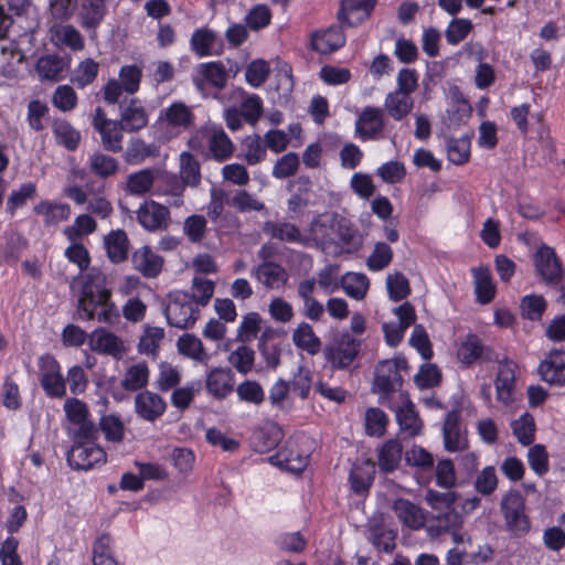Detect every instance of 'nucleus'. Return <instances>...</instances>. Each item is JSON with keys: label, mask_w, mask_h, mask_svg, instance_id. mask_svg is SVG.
Returning <instances> with one entry per match:
<instances>
[{"label": "nucleus", "mask_w": 565, "mask_h": 565, "mask_svg": "<svg viewBox=\"0 0 565 565\" xmlns=\"http://www.w3.org/2000/svg\"><path fill=\"white\" fill-rule=\"evenodd\" d=\"M50 107L41 99H31L26 106V122L34 132H41L45 129V122L49 120Z\"/></svg>", "instance_id": "obj_48"}, {"label": "nucleus", "mask_w": 565, "mask_h": 565, "mask_svg": "<svg viewBox=\"0 0 565 565\" xmlns=\"http://www.w3.org/2000/svg\"><path fill=\"white\" fill-rule=\"evenodd\" d=\"M36 195V185L33 182L21 184L18 190H13L7 200V213L13 216L18 209L24 206L29 200Z\"/></svg>", "instance_id": "obj_58"}, {"label": "nucleus", "mask_w": 565, "mask_h": 565, "mask_svg": "<svg viewBox=\"0 0 565 565\" xmlns=\"http://www.w3.org/2000/svg\"><path fill=\"white\" fill-rule=\"evenodd\" d=\"M97 228L96 221L88 214L78 215L74 224L64 228V235L70 242H76L84 235L94 233Z\"/></svg>", "instance_id": "obj_60"}, {"label": "nucleus", "mask_w": 565, "mask_h": 565, "mask_svg": "<svg viewBox=\"0 0 565 565\" xmlns=\"http://www.w3.org/2000/svg\"><path fill=\"white\" fill-rule=\"evenodd\" d=\"M443 437L445 449L451 452L463 449L467 446V439L461 434L460 414L452 409L447 413L443 426Z\"/></svg>", "instance_id": "obj_25"}, {"label": "nucleus", "mask_w": 565, "mask_h": 565, "mask_svg": "<svg viewBox=\"0 0 565 565\" xmlns=\"http://www.w3.org/2000/svg\"><path fill=\"white\" fill-rule=\"evenodd\" d=\"M518 364L508 358L498 362V372L494 379L495 398L504 406L514 403L516 390Z\"/></svg>", "instance_id": "obj_10"}, {"label": "nucleus", "mask_w": 565, "mask_h": 565, "mask_svg": "<svg viewBox=\"0 0 565 565\" xmlns=\"http://www.w3.org/2000/svg\"><path fill=\"white\" fill-rule=\"evenodd\" d=\"M81 25L86 30L97 29L107 14L106 0H74Z\"/></svg>", "instance_id": "obj_23"}, {"label": "nucleus", "mask_w": 565, "mask_h": 565, "mask_svg": "<svg viewBox=\"0 0 565 565\" xmlns=\"http://www.w3.org/2000/svg\"><path fill=\"white\" fill-rule=\"evenodd\" d=\"M403 447L399 440L388 439L379 449L377 463L384 473L394 472L402 460Z\"/></svg>", "instance_id": "obj_29"}, {"label": "nucleus", "mask_w": 565, "mask_h": 565, "mask_svg": "<svg viewBox=\"0 0 565 565\" xmlns=\"http://www.w3.org/2000/svg\"><path fill=\"white\" fill-rule=\"evenodd\" d=\"M71 62L72 57L70 54H44L36 60L34 70L41 82L57 83L65 78Z\"/></svg>", "instance_id": "obj_14"}, {"label": "nucleus", "mask_w": 565, "mask_h": 565, "mask_svg": "<svg viewBox=\"0 0 565 565\" xmlns=\"http://www.w3.org/2000/svg\"><path fill=\"white\" fill-rule=\"evenodd\" d=\"M103 246L110 263L117 265L128 260L130 239L125 230H111L104 236Z\"/></svg>", "instance_id": "obj_21"}, {"label": "nucleus", "mask_w": 565, "mask_h": 565, "mask_svg": "<svg viewBox=\"0 0 565 565\" xmlns=\"http://www.w3.org/2000/svg\"><path fill=\"white\" fill-rule=\"evenodd\" d=\"M228 362L241 374H248L254 369L255 351L247 345H239L228 355Z\"/></svg>", "instance_id": "obj_61"}, {"label": "nucleus", "mask_w": 565, "mask_h": 565, "mask_svg": "<svg viewBox=\"0 0 565 565\" xmlns=\"http://www.w3.org/2000/svg\"><path fill=\"white\" fill-rule=\"evenodd\" d=\"M370 281L365 274L347 273L341 277V287L347 296L355 300H362L369 290Z\"/></svg>", "instance_id": "obj_44"}, {"label": "nucleus", "mask_w": 565, "mask_h": 565, "mask_svg": "<svg viewBox=\"0 0 565 565\" xmlns=\"http://www.w3.org/2000/svg\"><path fill=\"white\" fill-rule=\"evenodd\" d=\"M282 439L281 429L275 425H266L254 433L253 443L259 452H267L274 449Z\"/></svg>", "instance_id": "obj_47"}, {"label": "nucleus", "mask_w": 565, "mask_h": 565, "mask_svg": "<svg viewBox=\"0 0 565 565\" xmlns=\"http://www.w3.org/2000/svg\"><path fill=\"white\" fill-rule=\"evenodd\" d=\"M263 232L271 238L286 243H300L301 232L298 226L288 222L266 221Z\"/></svg>", "instance_id": "obj_37"}, {"label": "nucleus", "mask_w": 565, "mask_h": 565, "mask_svg": "<svg viewBox=\"0 0 565 565\" xmlns=\"http://www.w3.org/2000/svg\"><path fill=\"white\" fill-rule=\"evenodd\" d=\"M120 119L125 131L137 132L148 126L149 116L138 97L125 99L119 104Z\"/></svg>", "instance_id": "obj_18"}, {"label": "nucleus", "mask_w": 565, "mask_h": 565, "mask_svg": "<svg viewBox=\"0 0 565 565\" xmlns=\"http://www.w3.org/2000/svg\"><path fill=\"white\" fill-rule=\"evenodd\" d=\"M508 532L515 539L526 536L531 531V520L525 512V499L518 490L505 493L500 504Z\"/></svg>", "instance_id": "obj_3"}, {"label": "nucleus", "mask_w": 565, "mask_h": 565, "mask_svg": "<svg viewBox=\"0 0 565 565\" xmlns=\"http://www.w3.org/2000/svg\"><path fill=\"white\" fill-rule=\"evenodd\" d=\"M394 511L398 520L406 526L413 530H418L425 526L426 518L422 509L406 499H398L394 502Z\"/></svg>", "instance_id": "obj_31"}, {"label": "nucleus", "mask_w": 565, "mask_h": 565, "mask_svg": "<svg viewBox=\"0 0 565 565\" xmlns=\"http://www.w3.org/2000/svg\"><path fill=\"white\" fill-rule=\"evenodd\" d=\"M77 103L78 97L76 92L67 84L58 85L52 95L53 106L63 113H67L76 108Z\"/></svg>", "instance_id": "obj_64"}, {"label": "nucleus", "mask_w": 565, "mask_h": 565, "mask_svg": "<svg viewBox=\"0 0 565 565\" xmlns=\"http://www.w3.org/2000/svg\"><path fill=\"white\" fill-rule=\"evenodd\" d=\"M463 523L462 515L456 509H447L445 511L431 512L426 518L425 527L430 537H439L444 534L451 533L456 543L462 539L457 533Z\"/></svg>", "instance_id": "obj_12"}, {"label": "nucleus", "mask_w": 565, "mask_h": 565, "mask_svg": "<svg viewBox=\"0 0 565 565\" xmlns=\"http://www.w3.org/2000/svg\"><path fill=\"white\" fill-rule=\"evenodd\" d=\"M113 540L108 533L97 536L93 543V565H121L114 557Z\"/></svg>", "instance_id": "obj_46"}, {"label": "nucleus", "mask_w": 565, "mask_h": 565, "mask_svg": "<svg viewBox=\"0 0 565 565\" xmlns=\"http://www.w3.org/2000/svg\"><path fill=\"white\" fill-rule=\"evenodd\" d=\"M375 467L370 460L361 463H354L349 475L351 491L358 495L369 493L374 481Z\"/></svg>", "instance_id": "obj_26"}, {"label": "nucleus", "mask_w": 565, "mask_h": 565, "mask_svg": "<svg viewBox=\"0 0 565 565\" xmlns=\"http://www.w3.org/2000/svg\"><path fill=\"white\" fill-rule=\"evenodd\" d=\"M273 13L267 4L254 6L245 15V23L252 31H259L271 23Z\"/></svg>", "instance_id": "obj_63"}, {"label": "nucleus", "mask_w": 565, "mask_h": 565, "mask_svg": "<svg viewBox=\"0 0 565 565\" xmlns=\"http://www.w3.org/2000/svg\"><path fill=\"white\" fill-rule=\"evenodd\" d=\"M216 41L215 33L207 29H196L190 40L191 50L200 57L210 56L213 54V46Z\"/></svg>", "instance_id": "obj_52"}, {"label": "nucleus", "mask_w": 565, "mask_h": 565, "mask_svg": "<svg viewBox=\"0 0 565 565\" xmlns=\"http://www.w3.org/2000/svg\"><path fill=\"white\" fill-rule=\"evenodd\" d=\"M149 382V367L146 363H136L130 365L120 382L124 390L137 392L147 386Z\"/></svg>", "instance_id": "obj_45"}, {"label": "nucleus", "mask_w": 565, "mask_h": 565, "mask_svg": "<svg viewBox=\"0 0 565 565\" xmlns=\"http://www.w3.org/2000/svg\"><path fill=\"white\" fill-rule=\"evenodd\" d=\"M163 263V258L156 254L148 245L137 248L131 254L134 269L146 278L158 277L162 271Z\"/></svg>", "instance_id": "obj_20"}, {"label": "nucleus", "mask_w": 565, "mask_h": 565, "mask_svg": "<svg viewBox=\"0 0 565 565\" xmlns=\"http://www.w3.org/2000/svg\"><path fill=\"white\" fill-rule=\"evenodd\" d=\"M511 429L518 441L523 446H530L535 439V420L529 412L523 413L511 423Z\"/></svg>", "instance_id": "obj_49"}, {"label": "nucleus", "mask_w": 565, "mask_h": 565, "mask_svg": "<svg viewBox=\"0 0 565 565\" xmlns=\"http://www.w3.org/2000/svg\"><path fill=\"white\" fill-rule=\"evenodd\" d=\"M98 429L108 443L119 444L125 438V425L115 414L103 415L98 423Z\"/></svg>", "instance_id": "obj_51"}, {"label": "nucleus", "mask_w": 565, "mask_h": 565, "mask_svg": "<svg viewBox=\"0 0 565 565\" xmlns=\"http://www.w3.org/2000/svg\"><path fill=\"white\" fill-rule=\"evenodd\" d=\"M164 315L171 327L191 329L200 316V310L189 292L178 291L166 307Z\"/></svg>", "instance_id": "obj_5"}, {"label": "nucleus", "mask_w": 565, "mask_h": 565, "mask_svg": "<svg viewBox=\"0 0 565 565\" xmlns=\"http://www.w3.org/2000/svg\"><path fill=\"white\" fill-rule=\"evenodd\" d=\"M361 345V340L344 333L335 343L324 348V358L332 370H347L358 358Z\"/></svg>", "instance_id": "obj_7"}, {"label": "nucleus", "mask_w": 565, "mask_h": 565, "mask_svg": "<svg viewBox=\"0 0 565 565\" xmlns=\"http://www.w3.org/2000/svg\"><path fill=\"white\" fill-rule=\"evenodd\" d=\"M270 465L300 475L309 465V454L301 449L296 438H288L284 446L268 458Z\"/></svg>", "instance_id": "obj_8"}, {"label": "nucleus", "mask_w": 565, "mask_h": 565, "mask_svg": "<svg viewBox=\"0 0 565 565\" xmlns=\"http://www.w3.org/2000/svg\"><path fill=\"white\" fill-rule=\"evenodd\" d=\"M234 385L235 375L230 367H214L206 375V391L216 399L226 398L234 391Z\"/></svg>", "instance_id": "obj_22"}, {"label": "nucleus", "mask_w": 565, "mask_h": 565, "mask_svg": "<svg viewBox=\"0 0 565 565\" xmlns=\"http://www.w3.org/2000/svg\"><path fill=\"white\" fill-rule=\"evenodd\" d=\"M392 247L384 243L377 242L374 245V249L366 259V266L371 271H380L386 268L393 259Z\"/></svg>", "instance_id": "obj_62"}, {"label": "nucleus", "mask_w": 565, "mask_h": 565, "mask_svg": "<svg viewBox=\"0 0 565 565\" xmlns=\"http://www.w3.org/2000/svg\"><path fill=\"white\" fill-rule=\"evenodd\" d=\"M90 349L97 353L119 356L122 352V342L114 333L97 329L90 339Z\"/></svg>", "instance_id": "obj_36"}, {"label": "nucleus", "mask_w": 565, "mask_h": 565, "mask_svg": "<svg viewBox=\"0 0 565 565\" xmlns=\"http://www.w3.org/2000/svg\"><path fill=\"white\" fill-rule=\"evenodd\" d=\"M160 118L173 128H188L193 125L194 114L184 103L174 102L164 109Z\"/></svg>", "instance_id": "obj_43"}, {"label": "nucleus", "mask_w": 565, "mask_h": 565, "mask_svg": "<svg viewBox=\"0 0 565 565\" xmlns=\"http://www.w3.org/2000/svg\"><path fill=\"white\" fill-rule=\"evenodd\" d=\"M385 129L384 110L365 106L355 120V136L362 141L379 139Z\"/></svg>", "instance_id": "obj_13"}, {"label": "nucleus", "mask_w": 565, "mask_h": 565, "mask_svg": "<svg viewBox=\"0 0 565 565\" xmlns=\"http://www.w3.org/2000/svg\"><path fill=\"white\" fill-rule=\"evenodd\" d=\"M128 95H135L140 89L142 68L136 64L122 65L116 78Z\"/></svg>", "instance_id": "obj_56"}, {"label": "nucleus", "mask_w": 565, "mask_h": 565, "mask_svg": "<svg viewBox=\"0 0 565 565\" xmlns=\"http://www.w3.org/2000/svg\"><path fill=\"white\" fill-rule=\"evenodd\" d=\"M475 292L477 301L481 305L490 303L497 294L495 285L488 268H475Z\"/></svg>", "instance_id": "obj_41"}, {"label": "nucleus", "mask_w": 565, "mask_h": 565, "mask_svg": "<svg viewBox=\"0 0 565 565\" xmlns=\"http://www.w3.org/2000/svg\"><path fill=\"white\" fill-rule=\"evenodd\" d=\"M256 278L269 289H278L282 287L288 275L286 269L274 262H265L256 269Z\"/></svg>", "instance_id": "obj_35"}, {"label": "nucleus", "mask_w": 565, "mask_h": 565, "mask_svg": "<svg viewBox=\"0 0 565 565\" xmlns=\"http://www.w3.org/2000/svg\"><path fill=\"white\" fill-rule=\"evenodd\" d=\"M177 348L180 354L196 361H203L207 356L202 341L191 333L179 337Z\"/></svg>", "instance_id": "obj_57"}, {"label": "nucleus", "mask_w": 565, "mask_h": 565, "mask_svg": "<svg viewBox=\"0 0 565 565\" xmlns=\"http://www.w3.org/2000/svg\"><path fill=\"white\" fill-rule=\"evenodd\" d=\"M473 30V23L466 18H454L448 23L445 31V38L449 45H458Z\"/></svg>", "instance_id": "obj_59"}, {"label": "nucleus", "mask_w": 565, "mask_h": 565, "mask_svg": "<svg viewBox=\"0 0 565 565\" xmlns=\"http://www.w3.org/2000/svg\"><path fill=\"white\" fill-rule=\"evenodd\" d=\"M166 409V401L151 391H141L135 397V412L147 422L157 420L164 414Z\"/></svg>", "instance_id": "obj_19"}, {"label": "nucleus", "mask_w": 565, "mask_h": 565, "mask_svg": "<svg viewBox=\"0 0 565 565\" xmlns=\"http://www.w3.org/2000/svg\"><path fill=\"white\" fill-rule=\"evenodd\" d=\"M52 132L57 145L68 151L77 150L81 143V132L64 119L56 117L52 120Z\"/></svg>", "instance_id": "obj_27"}, {"label": "nucleus", "mask_w": 565, "mask_h": 565, "mask_svg": "<svg viewBox=\"0 0 565 565\" xmlns=\"http://www.w3.org/2000/svg\"><path fill=\"white\" fill-rule=\"evenodd\" d=\"M343 28L344 25L339 23L312 32L310 35V49L323 55L338 51L347 42Z\"/></svg>", "instance_id": "obj_17"}, {"label": "nucleus", "mask_w": 565, "mask_h": 565, "mask_svg": "<svg viewBox=\"0 0 565 565\" xmlns=\"http://www.w3.org/2000/svg\"><path fill=\"white\" fill-rule=\"evenodd\" d=\"M122 131H125V128L118 120L113 121L109 126L97 131L100 136L103 148L113 153L121 152L124 139Z\"/></svg>", "instance_id": "obj_50"}, {"label": "nucleus", "mask_w": 565, "mask_h": 565, "mask_svg": "<svg viewBox=\"0 0 565 565\" xmlns=\"http://www.w3.org/2000/svg\"><path fill=\"white\" fill-rule=\"evenodd\" d=\"M312 382L313 376L311 370L300 364L297 371L292 373L289 386L299 398L307 399L312 387Z\"/></svg>", "instance_id": "obj_53"}, {"label": "nucleus", "mask_w": 565, "mask_h": 565, "mask_svg": "<svg viewBox=\"0 0 565 565\" xmlns=\"http://www.w3.org/2000/svg\"><path fill=\"white\" fill-rule=\"evenodd\" d=\"M292 342L298 349H301L311 355L317 354L321 349V341L319 337L307 322H300L294 330Z\"/></svg>", "instance_id": "obj_40"}, {"label": "nucleus", "mask_w": 565, "mask_h": 565, "mask_svg": "<svg viewBox=\"0 0 565 565\" xmlns=\"http://www.w3.org/2000/svg\"><path fill=\"white\" fill-rule=\"evenodd\" d=\"M89 173L106 180L116 175L119 171V161L102 151H95L88 158Z\"/></svg>", "instance_id": "obj_34"}, {"label": "nucleus", "mask_w": 565, "mask_h": 565, "mask_svg": "<svg viewBox=\"0 0 565 565\" xmlns=\"http://www.w3.org/2000/svg\"><path fill=\"white\" fill-rule=\"evenodd\" d=\"M138 224L147 232L166 231L171 223V213L168 206L146 200L136 211Z\"/></svg>", "instance_id": "obj_9"}, {"label": "nucleus", "mask_w": 565, "mask_h": 565, "mask_svg": "<svg viewBox=\"0 0 565 565\" xmlns=\"http://www.w3.org/2000/svg\"><path fill=\"white\" fill-rule=\"evenodd\" d=\"M33 211L43 216L46 226L56 225L67 221L71 216V206L67 203H56L50 200H42L34 205Z\"/></svg>", "instance_id": "obj_28"}, {"label": "nucleus", "mask_w": 565, "mask_h": 565, "mask_svg": "<svg viewBox=\"0 0 565 565\" xmlns=\"http://www.w3.org/2000/svg\"><path fill=\"white\" fill-rule=\"evenodd\" d=\"M413 106L411 96L397 90L390 92L384 99L385 110L396 121L405 118L412 111Z\"/></svg>", "instance_id": "obj_39"}, {"label": "nucleus", "mask_w": 565, "mask_h": 565, "mask_svg": "<svg viewBox=\"0 0 565 565\" xmlns=\"http://www.w3.org/2000/svg\"><path fill=\"white\" fill-rule=\"evenodd\" d=\"M542 381L550 386H565V350L553 349L547 352L537 366Z\"/></svg>", "instance_id": "obj_16"}, {"label": "nucleus", "mask_w": 565, "mask_h": 565, "mask_svg": "<svg viewBox=\"0 0 565 565\" xmlns=\"http://www.w3.org/2000/svg\"><path fill=\"white\" fill-rule=\"evenodd\" d=\"M66 461L73 470L88 471L105 465L107 452L97 441L72 444L66 452Z\"/></svg>", "instance_id": "obj_4"}, {"label": "nucleus", "mask_w": 565, "mask_h": 565, "mask_svg": "<svg viewBox=\"0 0 565 565\" xmlns=\"http://www.w3.org/2000/svg\"><path fill=\"white\" fill-rule=\"evenodd\" d=\"M201 134L205 136L207 143L206 157L217 162L232 158L235 147L221 125L205 124L201 127Z\"/></svg>", "instance_id": "obj_11"}, {"label": "nucleus", "mask_w": 565, "mask_h": 565, "mask_svg": "<svg viewBox=\"0 0 565 565\" xmlns=\"http://www.w3.org/2000/svg\"><path fill=\"white\" fill-rule=\"evenodd\" d=\"M242 148L243 158L248 166H255L266 159V147L257 134L247 136L242 142Z\"/></svg>", "instance_id": "obj_54"}, {"label": "nucleus", "mask_w": 565, "mask_h": 565, "mask_svg": "<svg viewBox=\"0 0 565 565\" xmlns=\"http://www.w3.org/2000/svg\"><path fill=\"white\" fill-rule=\"evenodd\" d=\"M407 370V361L403 358L381 361L374 373L373 391L380 395V403L387 405L391 395L401 390L404 380L402 371Z\"/></svg>", "instance_id": "obj_2"}, {"label": "nucleus", "mask_w": 565, "mask_h": 565, "mask_svg": "<svg viewBox=\"0 0 565 565\" xmlns=\"http://www.w3.org/2000/svg\"><path fill=\"white\" fill-rule=\"evenodd\" d=\"M404 406L393 407L388 403V406L396 414V419L402 429L409 431L412 435L417 434L422 428V423L418 417L415 406L408 398L407 394L401 393Z\"/></svg>", "instance_id": "obj_30"}, {"label": "nucleus", "mask_w": 565, "mask_h": 565, "mask_svg": "<svg viewBox=\"0 0 565 565\" xmlns=\"http://www.w3.org/2000/svg\"><path fill=\"white\" fill-rule=\"evenodd\" d=\"M490 352H492V349L490 347L483 345L482 341L477 334L469 333L460 343L457 350V358L463 366L471 367L483 355H486L487 361H491V359L488 356Z\"/></svg>", "instance_id": "obj_24"}, {"label": "nucleus", "mask_w": 565, "mask_h": 565, "mask_svg": "<svg viewBox=\"0 0 565 565\" xmlns=\"http://www.w3.org/2000/svg\"><path fill=\"white\" fill-rule=\"evenodd\" d=\"M533 265L537 277L547 286L556 287L563 281V263L553 247L540 245L533 254Z\"/></svg>", "instance_id": "obj_6"}, {"label": "nucleus", "mask_w": 565, "mask_h": 565, "mask_svg": "<svg viewBox=\"0 0 565 565\" xmlns=\"http://www.w3.org/2000/svg\"><path fill=\"white\" fill-rule=\"evenodd\" d=\"M446 148L448 160L456 166H462L471 158V136L449 137Z\"/></svg>", "instance_id": "obj_38"}, {"label": "nucleus", "mask_w": 565, "mask_h": 565, "mask_svg": "<svg viewBox=\"0 0 565 565\" xmlns=\"http://www.w3.org/2000/svg\"><path fill=\"white\" fill-rule=\"evenodd\" d=\"M156 179L154 170L145 168L128 174L125 184V192L134 196H143L150 192Z\"/></svg>", "instance_id": "obj_32"}, {"label": "nucleus", "mask_w": 565, "mask_h": 565, "mask_svg": "<svg viewBox=\"0 0 565 565\" xmlns=\"http://www.w3.org/2000/svg\"><path fill=\"white\" fill-rule=\"evenodd\" d=\"M180 177L189 186H196L201 182L200 163L191 152L180 154Z\"/></svg>", "instance_id": "obj_55"}, {"label": "nucleus", "mask_w": 565, "mask_h": 565, "mask_svg": "<svg viewBox=\"0 0 565 565\" xmlns=\"http://www.w3.org/2000/svg\"><path fill=\"white\" fill-rule=\"evenodd\" d=\"M159 156V147L156 143H146L141 138H131L124 152V159L128 164H140L148 158Z\"/></svg>", "instance_id": "obj_33"}, {"label": "nucleus", "mask_w": 565, "mask_h": 565, "mask_svg": "<svg viewBox=\"0 0 565 565\" xmlns=\"http://www.w3.org/2000/svg\"><path fill=\"white\" fill-rule=\"evenodd\" d=\"M98 73V63L92 57H87L78 63L73 71L70 81L76 88L84 89L96 81Z\"/></svg>", "instance_id": "obj_42"}, {"label": "nucleus", "mask_w": 565, "mask_h": 565, "mask_svg": "<svg viewBox=\"0 0 565 565\" xmlns=\"http://www.w3.org/2000/svg\"><path fill=\"white\" fill-rule=\"evenodd\" d=\"M113 291L107 286L106 275L92 268L81 277V294L77 300L78 318L83 321L96 319L100 323L114 326L119 322V310L111 300Z\"/></svg>", "instance_id": "obj_1"}, {"label": "nucleus", "mask_w": 565, "mask_h": 565, "mask_svg": "<svg viewBox=\"0 0 565 565\" xmlns=\"http://www.w3.org/2000/svg\"><path fill=\"white\" fill-rule=\"evenodd\" d=\"M377 0H341L337 19L341 25L353 28L366 21Z\"/></svg>", "instance_id": "obj_15"}]
</instances>
